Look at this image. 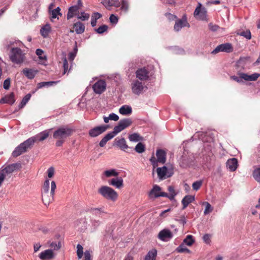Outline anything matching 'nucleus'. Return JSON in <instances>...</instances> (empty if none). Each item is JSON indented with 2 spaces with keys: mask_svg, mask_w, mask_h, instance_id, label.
I'll return each mask as SVG.
<instances>
[{
  "mask_svg": "<svg viewBox=\"0 0 260 260\" xmlns=\"http://www.w3.org/2000/svg\"><path fill=\"white\" fill-rule=\"evenodd\" d=\"M21 44V42L19 41L10 42V44L8 45V47L12 46L10 50L9 58L12 62L16 64H21L25 59V53L17 47L20 46Z\"/></svg>",
  "mask_w": 260,
  "mask_h": 260,
  "instance_id": "obj_1",
  "label": "nucleus"
},
{
  "mask_svg": "<svg viewBox=\"0 0 260 260\" xmlns=\"http://www.w3.org/2000/svg\"><path fill=\"white\" fill-rule=\"evenodd\" d=\"M73 132V129L68 126H61L55 130L53 135V138L56 140L55 145L57 147L61 146Z\"/></svg>",
  "mask_w": 260,
  "mask_h": 260,
  "instance_id": "obj_2",
  "label": "nucleus"
},
{
  "mask_svg": "<svg viewBox=\"0 0 260 260\" xmlns=\"http://www.w3.org/2000/svg\"><path fill=\"white\" fill-rule=\"evenodd\" d=\"M98 193L104 198L112 202L116 201L118 196L114 189L108 186H102L99 188Z\"/></svg>",
  "mask_w": 260,
  "mask_h": 260,
  "instance_id": "obj_3",
  "label": "nucleus"
},
{
  "mask_svg": "<svg viewBox=\"0 0 260 260\" xmlns=\"http://www.w3.org/2000/svg\"><path fill=\"white\" fill-rule=\"evenodd\" d=\"M32 141L28 139L23 143L15 148L12 152V156L14 157H18L22 153L26 152L28 148H30L32 146Z\"/></svg>",
  "mask_w": 260,
  "mask_h": 260,
  "instance_id": "obj_4",
  "label": "nucleus"
},
{
  "mask_svg": "<svg viewBox=\"0 0 260 260\" xmlns=\"http://www.w3.org/2000/svg\"><path fill=\"white\" fill-rule=\"evenodd\" d=\"M235 68V71L239 77L232 76L231 78L237 82H242L244 80V60L243 58L241 57L236 62Z\"/></svg>",
  "mask_w": 260,
  "mask_h": 260,
  "instance_id": "obj_5",
  "label": "nucleus"
},
{
  "mask_svg": "<svg viewBox=\"0 0 260 260\" xmlns=\"http://www.w3.org/2000/svg\"><path fill=\"white\" fill-rule=\"evenodd\" d=\"M56 188V183L54 181H52L51 183L50 192H42V199L45 205H49V204L53 201V197Z\"/></svg>",
  "mask_w": 260,
  "mask_h": 260,
  "instance_id": "obj_6",
  "label": "nucleus"
},
{
  "mask_svg": "<svg viewBox=\"0 0 260 260\" xmlns=\"http://www.w3.org/2000/svg\"><path fill=\"white\" fill-rule=\"evenodd\" d=\"M109 127L108 125H101L95 126L88 132L89 136L92 138L96 137L104 133Z\"/></svg>",
  "mask_w": 260,
  "mask_h": 260,
  "instance_id": "obj_7",
  "label": "nucleus"
},
{
  "mask_svg": "<svg viewBox=\"0 0 260 260\" xmlns=\"http://www.w3.org/2000/svg\"><path fill=\"white\" fill-rule=\"evenodd\" d=\"M233 51V47L230 43H226L218 45L211 52L213 54H216L219 52L231 53Z\"/></svg>",
  "mask_w": 260,
  "mask_h": 260,
  "instance_id": "obj_8",
  "label": "nucleus"
},
{
  "mask_svg": "<svg viewBox=\"0 0 260 260\" xmlns=\"http://www.w3.org/2000/svg\"><path fill=\"white\" fill-rule=\"evenodd\" d=\"M132 90L133 93L136 95L141 94L144 88L145 87L144 83L139 81L138 80H135L132 83Z\"/></svg>",
  "mask_w": 260,
  "mask_h": 260,
  "instance_id": "obj_9",
  "label": "nucleus"
},
{
  "mask_svg": "<svg viewBox=\"0 0 260 260\" xmlns=\"http://www.w3.org/2000/svg\"><path fill=\"white\" fill-rule=\"evenodd\" d=\"M194 16L198 19L202 20H207V11L204 7H202L201 3L198 4V7L196 8L194 12Z\"/></svg>",
  "mask_w": 260,
  "mask_h": 260,
  "instance_id": "obj_10",
  "label": "nucleus"
},
{
  "mask_svg": "<svg viewBox=\"0 0 260 260\" xmlns=\"http://www.w3.org/2000/svg\"><path fill=\"white\" fill-rule=\"evenodd\" d=\"M161 187L157 185H154L149 193L150 198H157L160 197L168 196V193L161 191Z\"/></svg>",
  "mask_w": 260,
  "mask_h": 260,
  "instance_id": "obj_11",
  "label": "nucleus"
},
{
  "mask_svg": "<svg viewBox=\"0 0 260 260\" xmlns=\"http://www.w3.org/2000/svg\"><path fill=\"white\" fill-rule=\"evenodd\" d=\"M156 172L158 178L161 179L170 177L173 174L172 169H168L166 166L158 168L156 169Z\"/></svg>",
  "mask_w": 260,
  "mask_h": 260,
  "instance_id": "obj_12",
  "label": "nucleus"
},
{
  "mask_svg": "<svg viewBox=\"0 0 260 260\" xmlns=\"http://www.w3.org/2000/svg\"><path fill=\"white\" fill-rule=\"evenodd\" d=\"M21 168V164L20 163H15L7 166L5 168L1 171L5 174L7 176L10 175L15 170H19Z\"/></svg>",
  "mask_w": 260,
  "mask_h": 260,
  "instance_id": "obj_13",
  "label": "nucleus"
},
{
  "mask_svg": "<svg viewBox=\"0 0 260 260\" xmlns=\"http://www.w3.org/2000/svg\"><path fill=\"white\" fill-rule=\"evenodd\" d=\"M106 87V83L103 80H98L93 85V89L94 92L98 94H101L103 92Z\"/></svg>",
  "mask_w": 260,
  "mask_h": 260,
  "instance_id": "obj_14",
  "label": "nucleus"
},
{
  "mask_svg": "<svg viewBox=\"0 0 260 260\" xmlns=\"http://www.w3.org/2000/svg\"><path fill=\"white\" fill-rule=\"evenodd\" d=\"M48 136L49 132L48 131H44L37 134L35 136L29 138V139H30L31 141H32V145H33L36 142L43 141L46 139Z\"/></svg>",
  "mask_w": 260,
  "mask_h": 260,
  "instance_id": "obj_15",
  "label": "nucleus"
},
{
  "mask_svg": "<svg viewBox=\"0 0 260 260\" xmlns=\"http://www.w3.org/2000/svg\"><path fill=\"white\" fill-rule=\"evenodd\" d=\"M136 74L137 78L141 81H146L149 78V71L145 68L138 69Z\"/></svg>",
  "mask_w": 260,
  "mask_h": 260,
  "instance_id": "obj_16",
  "label": "nucleus"
},
{
  "mask_svg": "<svg viewBox=\"0 0 260 260\" xmlns=\"http://www.w3.org/2000/svg\"><path fill=\"white\" fill-rule=\"evenodd\" d=\"M173 237L171 232L168 229H164L159 232L158 238L161 241H167Z\"/></svg>",
  "mask_w": 260,
  "mask_h": 260,
  "instance_id": "obj_17",
  "label": "nucleus"
},
{
  "mask_svg": "<svg viewBox=\"0 0 260 260\" xmlns=\"http://www.w3.org/2000/svg\"><path fill=\"white\" fill-rule=\"evenodd\" d=\"M80 9L79 8V6H72L70 7L68 9V12L67 15V19H71L75 16L78 17V16L80 13Z\"/></svg>",
  "mask_w": 260,
  "mask_h": 260,
  "instance_id": "obj_18",
  "label": "nucleus"
},
{
  "mask_svg": "<svg viewBox=\"0 0 260 260\" xmlns=\"http://www.w3.org/2000/svg\"><path fill=\"white\" fill-rule=\"evenodd\" d=\"M109 185L120 189L123 187V180L122 177H117L113 178L108 181Z\"/></svg>",
  "mask_w": 260,
  "mask_h": 260,
  "instance_id": "obj_19",
  "label": "nucleus"
},
{
  "mask_svg": "<svg viewBox=\"0 0 260 260\" xmlns=\"http://www.w3.org/2000/svg\"><path fill=\"white\" fill-rule=\"evenodd\" d=\"M185 26H189L185 17L176 20L174 26V29L176 31H179L182 27Z\"/></svg>",
  "mask_w": 260,
  "mask_h": 260,
  "instance_id": "obj_20",
  "label": "nucleus"
},
{
  "mask_svg": "<svg viewBox=\"0 0 260 260\" xmlns=\"http://www.w3.org/2000/svg\"><path fill=\"white\" fill-rule=\"evenodd\" d=\"M114 142L115 145L122 150L125 151L126 149L128 148V146L126 144V141L124 138L120 139L117 138L115 139Z\"/></svg>",
  "mask_w": 260,
  "mask_h": 260,
  "instance_id": "obj_21",
  "label": "nucleus"
},
{
  "mask_svg": "<svg viewBox=\"0 0 260 260\" xmlns=\"http://www.w3.org/2000/svg\"><path fill=\"white\" fill-rule=\"evenodd\" d=\"M227 168L232 172L235 171L238 166V161L235 158H232L228 160L226 163Z\"/></svg>",
  "mask_w": 260,
  "mask_h": 260,
  "instance_id": "obj_22",
  "label": "nucleus"
},
{
  "mask_svg": "<svg viewBox=\"0 0 260 260\" xmlns=\"http://www.w3.org/2000/svg\"><path fill=\"white\" fill-rule=\"evenodd\" d=\"M156 155L158 162L164 164L166 161V153L161 149H157L156 152Z\"/></svg>",
  "mask_w": 260,
  "mask_h": 260,
  "instance_id": "obj_23",
  "label": "nucleus"
},
{
  "mask_svg": "<svg viewBox=\"0 0 260 260\" xmlns=\"http://www.w3.org/2000/svg\"><path fill=\"white\" fill-rule=\"evenodd\" d=\"M15 102L14 94L12 92L10 94L6 95L2 98L0 100V103L2 104L7 103L12 105Z\"/></svg>",
  "mask_w": 260,
  "mask_h": 260,
  "instance_id": "obj_24",
  "label": "nucleus"
},
{
  "mask_svg": "<svg viewBox=\"0 0 260 260\" xmlns=\"http://www.w3.org/2000/svg\"><path fill=\"white\" fill-rule=\"evenodd\" d=\"M23 74L29 79H32L38 73L37 70L32 69L25 68L23 70Z\"/></svg>",
  "mask_w": 260,
  "mask_h": 260,
  "instance_id": "obj_25",
  "label": "nucleus"
},
{
  "mask_svg": "<svg viewBox=\"0 0 260 260\" xmlns=\"http://www.w3.org/2000/svg\"><path fill=\"white\" fill-rule=\"evenodd\" d=\"M54 257L53 251L51 249H47L42 252L39 255L41 259H50Z\"/></svg>",
  "mask_w": 260,
  "mask_h": 260,
  "instance_id": "obj_26",
  "label": "nucleus"
},
{
  "mask_svg": "<svg viewBox=\"0 0 260 260\" xmlns=\"http://www.w3.org/2000/svg\"><path fill=\"white\" fill-rule=\"evenodd\" d=\"M73 28L75 29V31L77 34H81L85 31L84 24L80 21L74 23Z\"/></svg>",
  "mask_w": 260,
  "mask_h": 260,
  "instance_id": "obj_27",
  "label": "nucleus"
},
{
  "mask_svg": "<svg viewBox=\"0 0 260 260\" xmlns=\"http://www.w3.org/2000/svg\"><path fill=\"white\" fill-rule=\"evenodd\" d=\"M157 255V250L155 248H153L147 252L144 260H156Z\"/></svg>",
  "mask_w": 260,
  "mask_h": 260,
  "instance_id": "obj_28",
  "label": "nucleus"
},
{
  "mask_svg": "<svg viewBox=\"0 0 260 260\" xmlns=\"http://www.w3.org/2000/svg\"><path fill=\"white\" fill-rule=\"evenodd\" d=\"M194 200V196H190V195H187L185 196L183 199L182 200V209H185L187 206L190 204V203L192 202Z\"/></svg>",
  "mask_w": 260,
  "mask_h": 260,
  "instance_id": "obj_29",
  "label": "nucleus"
},
{
  "mask_svg": "<svg viewBox=\"0 0 260 260\" xmlns=\"http://www.w3.org/2000/svg\"><path fill=\"white\" fill-rule=\"evenodd\" d=\"M51 31V26L49 24H46L40 29V34L43 38H47Z\"/></svg>",
  "mask_w": 260,
  "mask_h": 260,
  "instance_id": "obj_30",
  "label": "nucleus"
},
{
  "mask_svg": "<svg viewBox=\"0 0 260 260\" xmlns=\"http://www.w3.org/2000/svg\"><path fill=\"white\" fill-rule=\"evenodd\" d=\"M114 137V135H112L111 133H109L106 134L103 139L101 140L99 143L100 147H103L105 146L107 142L112 139Z\"/></svg>",
  "mask_w": 260,
  "mask_h": 260,
  "instance_id": "obj_31",
  "label": "nucleus"
},
{
  "mask_svg": "<svg viewBox=\"0 0 260 260\" xmlns=\"http://www.w3.org/2000/svg\"><path fill=\"white\" fill-rule=\"evenodd\" d=\"M119 112L122 115H129L132 113V109L129 106L123 105L119 109Z\"/></svg>",
  "mask_w": 260,
  "mask_h": 260,
  "instance_id": "obj_32",
  "label": "nucleus"
},
{
  "mask_svg": "<svg viewBox=\"0 0 260 260\" xmlns=\"http://www.w3.org/2000/svg\"><path fill=\"white\" fill-rule=\"evenodd\" d=\"M59 81H48V82H41L37 84L38 88H41L45 86H51L54 85H56L57 83H58Z\"/></svg>",
  "mask_w": 260,
  "mask_h": 260,
  "instance_id": "obj_33",
  "label": "nucleus"
},
{
  "mask_svg": "<svg viewBox=\"0 0 260 260\" xmlns=\"http://www.w3.org/2000/svg\"><path fill=\"white\" fill-rule=\"evenodd\" d=\"M260 77V74L255 73L251 75L245 74V81H256Z\"/></svg>",
  "mask_w": 260,
  "mask_h": 260,
  "instance_id": "obj_34",
  "label": "nucleus"
},
{
  "mask_svg": "<svg viewBox=\"0 0 260 260\" xmlns=\"http://www.w3.org/2000/svg\"><path fill=\"white\" fill-rule=\"evenodd\" d=\"M60 10H61L60 8L59 7H58L56 9H55L52 11H49V12L51 15V21H52V19L57 18V16L58 15H59L60 16L62 15L61 13L60 12Z\"/></svg>",
  "mask_w": 260,
  "mask_h": 260,
  "instance_id": "obj_35",
  "label": "nucleus"
},
{
  "mask_svg": "<svg viewBox=\"0 0 260 260\" xmlns=\"http://www.w3.org/2000/svg\"><path fill=\"white\" fill-rule=\"evenodd\" d=\"M104 174L106 177H117L119 175V173L115 169H111L104 171Z\"/></svg>",
  "mask_w": 260,
  "mask_h": 260,
  "instance_id": "obj_36",
  "label": "nucleus"
},
{
  "mask_svg": "<svg viewBox=\"0 0 260 260\" xmlns=\"http://www.w3.org/2000/svg\"><path fill=\"white\" fill-rule=\"evenodd\" d=\"M128 138L129 141L132 142H138L143 140V138L138 133L130 135Z\"/></svg>",
  "mask_w": 260,
  "mask_h": 260,
  "instance_id": "obj_37",
  "label": "nucleus"
},
{
  "mask_svg": "<svg viewBox=\"0 0 260 260\" xmlns=\"http://www.w3.org/2000/svg\"><path fill=\"white\" fill-rule=\"evenodd\" d=\"M119 122L122 125V127L123 129L128 127L132 123V121L130 118H125L121 119Z\"/></svg>",
  "mask_w": 260,
  "mask_h": 260,
  "instance_id": "obj_38",
  "label": "nucleus"
},
{
  "mask_svg": "<svg viewBox=\"0 0 260 260\" xmlns=\"http://www.w3.org/2000/svg\"><path fill=\"white\" fill-rule=\"evenodd\" d=\"M168 190L169 191V194H168V196H165V197L168 198L170 200H172L176 195L174 188L172 186H169Z\"/></svg>",
  "mask_w": 260,
  "mask_h": 260,
  "instance_id": "obj_39",
  "label": "nucleus"
},
{
  "mask_svg": "<svg viewBox=\"0 0 260 260\" xmlns=\"http://www.w3.org/2000/svg\"><path fill=\"white\" fill-rule=\"evenodd\" d=\"M145 149L146 148L145 145L141 142H139L137 144L135 148V151L139 153L144 152L145 151Z\"/></svg>",
  "mask_w": 260,
  "mask_h": 260,
  "instance_id": "obj_40",
  "label": "nucleus"
},
{
  "mask_svg": "<svg viewBox=\"0 0 260 260\" xmlns=\"http://www.w3.org/2000/svg\"><path fill=\"white\" fill-rule=\"evenodd\" d=\"M90 15L89 13H85L84 11L81 12L79 13L77 18L81 21L88 20L89 18Z\"/></svg>",
  "mask_w": 260,
  "mask_h": 260,
  "instance_id": "obj_41",
  "label": "nucleus"
},
{
  "mask_svg": "<svg viewBox=\"0 0 260 260\" xmlns=\"http://www.w3.org/2000/svg\"><path fill=\"white\" fill-rule=\"evenodd\" d=\"M124 129L122 127V125L119 122L118 124L114 127L113 131L110 132L112 135H114V137L119 132H121Z\"/></svg>",
  "mask_w": 260,
  "mask_h": 260,
  "instance_id": "obj_42",
  "label": "nucleus"
},
{
  "mask_svg": "<svg viewBox=\"0 0 260 260\" xmlns=\"http://www.w3.org/2000/svg\"><path fill=\"white\" fill-rule=\"evenodd\" d=\"M189 165L186 157L182 156L179 160V165L181 168H186Z\"/></svg>",
  "mask_w": 260,
  "mask_h": 260,
  "instance_id": "obj_43",
  "label": "nucleus"
},
{
  "mask_svg": "<svg viewBox=\"0 0 260 260\" xmlns=\"http://www.w3.org/2000/svg\"><path fill=\"white\" fill-rule=\"evenodd\" d=\"M183 242L185 243L188 246H191L194 242V240L193 239L192 235H187L186 238L183 240Z\"/></svg>",
  "mask_w": 260,
  "mask_h": 260,
  "instance_id": "obj_44",
  "label": "nucleus"
},
{
  "mask_svg": "<svg viewBox=\"0 0 260 260\" xmlns=\"http://www.w3.org/2000/svg\"><path fill=\"white\" fill-rule=\"evenodd\" d=\"M30 97H31V94L30 93H28L23 98V99L19 105V107L20 108L23 107L26 105V104L30 100Z\"/></svg>",
  "mask_w": 260,
  "mask_h": 260,
  "instance_id": "obj_45",
  "label": "nucleus"
},
{
  "mask_svg": "<svg viewBox=\"0 0 260 260\" xmlns=\"http://www.w3.org/2000/svg\"><path fill=\"white\" fill-rule=\"evenodd\" d=\"M77 256H78V258L79 259H81L82 256H83V247L82 245H81L80 244H78L77 245Z\"/></svg>",
  "mask_w": 260,
  "mask_h": 260,
  "instance_id": "obj_46",
  "label": "nucleus"
},
{
  "mask_svg": "<svg viewBox=\"0 0 260 260\" xmlns=\"http://www.w3.org/2000/svg\"><path fill=\"white\" fill-rule=\"evenodd\" d=\"M204 204L206 205L204 213L205 215H207L213 211V208L208 202H204Z\"/></svg>",
  "mask_w": 260,
  "mask_h": 260,
  "instance_id": "obj_47",
  "label": "nucleus"
},
{
  "mask_svg": "<svg viewBox=\"0 0 260 260\" xmlns=\"http://www.w3.org/2000/svg\"><path fill=\"white\" fill-rule=\"evenodd\" d=\"M253 176L255 180L260 183V168H257L253 171Z\"/></svg>",
  "mask_w": 260,
  "mask_h": 260,
  "instance_id": "obj_48",
  "label": "nucleus"
},
{
  "mask_svg": "<svg viewBox=\"0 0 260 260\" xmlns=\"http://www.w3.org/2000/svg\"><path fill=\"white\" fill-rule=\"evenodd\" d=\"M108 26L106 25H103L100 26L97 29H95V31L99 34H102L104 32L106 31L108 29Z\"/></svg>",
  "mask_w": 260,
  "mask_h": 260,
  "instance_id": "obj_49",
  "label": "nucleus"
},
{
  "mask_svg": "<svg viewBox=\"0 0 260 260\" xmlns=\"http://www.w3.org/2000/svg\"><path fill=\"white\" fill-rule=\"evenodd\" d=\"M49 180L47 179L45 181L42 189V192H49Z\"/></svg>",
  "mask_w": 260,
  "mask_h": 260,
  "instance_id": "obj_50",
  "label": "nucleus"
},
{
  "mask_svg": "<svg viewBox=\"0 0 260 260\" xmlns=\"http://www.w3.org/2000/svg\"><path fill=\"white\" fill-rule=\"evenodd\" d=\"M176 251L178 252H180V253H182V252H187V253L190 252V250L182 244L179 245L177 248Z\"/></svg>",
  "mask_w": 260,
  "mask_h": 260,
  "instance_id": "obj_51",
  "label": "nucleus"
},
{
  "mask_svg": "<svg viewBox=\"0 0 260 260\" xmlns=\"http://www.w3.org/2000/svg\"><path fill=\"white\" fill-rule=\"evenodd\" d=\"M202 181H197L193 183L192 184V188L195 190H198L200 189L201 186L202 185Z\"/></svg>",
  "mask_w": 260,
  "mask_h": 260,
  "instance_id": "obj_52",
  "label": "nucleus"
},
{
  "mask_svg": "<svg viewBox=\"0 0 260 260\" xmlns=\"http://www.w3.org/2000/svg\"><path fill=\"white\" fill-rule=\"evenodd\" d=\"M211 235L209 234H206L203 236V239L205 243L209 244L211 242Z\"/></svg>",
  "mask_w": 260,
  "mask_h": 260,
  "instance_id": "obj_53",
  "label": "nucleus"
},
{
  "mask_svg": "<svg viewBox=\"0 0 260 260\" xmlns=\"http://www.w3.org/2000/svg\"><path fill=\"white\" fill-rule=\"evenodd\" d=\"M92 251L87 250L84 252V257L83 260H92L91 253Z\"/></svg>",
  "mask_w": 260,
  "mask_h": 260,
  "instance_id": "obj_54",
  "label": "nucleus"
},
{
  "mask_svg": "<svg viewBox=\"0 0 260 260\" xmlns=\"http://www.w3.org/2000/svg\"><path fill=\"white\" fill-rule=\"evenodd\" d=\"M63 74H65L68 70L69 68V63L66 57H64L63 59Z\"/></svg>",
  "mask_w": 260,
  "mask_h": 260,
  "instance_id": "obj_55",
  "label": "nucleus"
},
{
  "mask_svg": "<svg viewBox=\"0 0 260 260\" xmlns=\"http://www.w3.org/2000/svg\"><path fill=\"white\" fill-rule=\"evenodd\" d=\"M11 85V80L10 78L6 79L4 82L3 87L4 89L8 90L10 88Z\"/></svg>",
  "mask_w": 260,
  "mask_h": 260,
  "instance_id": "obj_56",
  "label": "nucleus"
},
{
  "mask_svg": "<svg viewBox=\"0 0 260 260\" xmlns=\"http://www.w3.org/2000/svg\"><path fill=\"white\" fill-rule=\"evenodd\" d=\"M50 247L53 248L55 250H57L60 248V242H58V243L56 242H52L50 244Z\"/></svg>",
  "mask_w": 260,
  "mask_h": 260,
  "instance_id": "obj_57",
  "label": "nucleus"
},
{
  "mask_svg": "<svg viewBox=\"0 0 260 260\" xmlns=\"http://www.w3.org/2000/svg\"><path fill=\"white\" fill-rule=\"evenodd\" d=\"M150 161L151 162L154 168H156L158 166L157 159L153 155L150 159Z\"/></svg>",
  "mask_w": 260,
  "mask_h": 260,
  "instance_id": "obj_58",
  "label": "nucleus"
},
{
  "mask_svg": "<svg viewBox=\"0 0 260 260\" xmlns=\"http://www.w3.org/2000/svg\"><path fill=\"white\" fill-rule=\"evenodd\" d=\"M209 27L210 30L212 31H217L218 29H219V26L216 24H214L212 23H210L209 24Z\"/></svg>",
  "mask_w": 260,
  "mask_h": 260,
  "instance_id": "obj_59",
  "label": "nucleus"
},
{
  "mask_svg": "<svg viewBox=\"0 0 260 260\" xmlns=\"http://www.w3.org/2000/svg\"><path fill=\"white\" fill-rule=\"evenodd\" d=\"M120 6V3L118 0H111L109 7L114 6L118 7Z\"/></svg>",
  "mask_w": 260,
  "mask_h": 260,
  "instance_id": "obj_60",
  "label": "nucleus"
},
{
  "mask_svg": "<svg viewBox=\"0 0 260 260\" xmlns=\"http://www.w3.org/2000/svg\"><path fill=\"white\" fill-rule=\"evenodd\" d=\"M110 21L111 23L116 24L118 22V18L114 14H111L109 18Z\"/></svg>",
  "mask_w": 260,
  "mask_h": 260,
  "instance_id": "obj_61",
  "label": "nucleus"
},
{
  "mask_svg": "<svg viewBox=\"0 0 260 260\" xmlns=\"http://www.w3.org/2000/svg\"><path fill=\"white\" fill-rule=\"evenodd\" d=\"M128 8V5L126 1L123 0L122 2V5L121 9L124 11H126Z\"/></svg>",
  "mask_w": 260,
  "mask_h": 260,
  "instance_id": "obj_62",
  "label": "nucleus"
},
{
  "mask_svg": "<svg viewBox=\"0 0 260 260\" xmlns=\"http://www.w3.org/2000/svg\"><path fill=\"white\" fill-rule=\"evenodd\" d=\"M109 116L110 120H111L116 121L119 119V116L114 113L109 114Z\"/></svg>",
  "mask_w": 260,
  "mask_h": 260,
  "instance_id": "obj_63",
  "label": "nucleus"
},
{
  "mask_svg": "<svg viewBox=\"0 0 260 260\" xmlns=\"http://www.w3.org/2000/svg\"><path fill=\"white\" fill-rule=\"evenodd\" d=\"M176 220L178 221L180 224H182L183 225L186 223V220L184 215L181 216L178 219H176Z\"/></svg>",
  "mask_w": 260,
  "mask_h": 260,
  "instance_id": "obj_64",
  "label": "nucleus"
}]
</instances>
